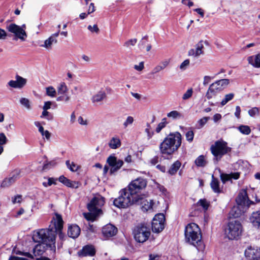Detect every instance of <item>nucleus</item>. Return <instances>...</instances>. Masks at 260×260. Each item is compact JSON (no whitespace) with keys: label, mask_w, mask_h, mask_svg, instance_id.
I'll return each mask as SVG.
<instances>
[{"label":"nucleus","mask_w":260,"mask_h":260,"mask_svg":"<svg viewBox=\"0 0 260 260\" xmlns=\"http://www.w3.org/2000/svg\"><path fill=\"white\" fill-rule=\"evenodd\" d=\"M182 136L180 133H170L159 145V150L163 155L170 156L177 151L181 144Z\"/></svg>","instance_id":"f257e3e1"},{"label":"nucleus","mask_w":260,"mask_h":260,"mask_svg":"<svg viewBox=\"0 0 260 260\" xmlns=\"http://www.w3.org/2000/svg\"><path fill=\"white\" fill-rule=\"evenodd\" d=\"M185 237L186 241L195 246L199 251L204 249L205 245L202 240L201 232L197 224L191 223L186 226Z\"/></svg>","instance_id":"f03ea898"},{"label":"nucleus","mask_w":260,"mask_h":260,"mask_svg":"<svg viewBox=\"0 0 260 260\" xmlns=\"http://www.w3.org/2000/svg\"><path fill=\"white\" fill-rule=\"evenodd\" d=\"M105 199L101 195L98 194L94 197L87 205V208L90 212L84 213V217L87 220L93 221L97 216L102 214L101 207L104 205Z\"/></svg>","instance_id":"7ed1b4c3"},{"label":"nucleus","mask_w":260,"mask_h":260,"mask_svg":"<svg viewBox=\"0 0 260 260\" xmlns=\"http://www.w3.org/2000/svg\"><path fill=\"white\" fill-rule=\"evenodd\" d=\"M55 231L52 229H42L34 232L32 236L36 242L45 244L46 246H54L56 239Z\"/></svg>","instance_id":"20e7f679"},{"label":"nucleus","mask_w":260,"mask_h":260,"mask_svg":"<svg viewBox=\"0 0 260 260\" xmlns=\"http://www.w3.org/2000/svg\"><path fill=\"white\" fill-rule=\"evenodd\" d=\"M139 202L133 193L125 188L120 190L119 196L114 200L113 204L117 207L124 208Z\"/></svg>","instance_id":"39448f33"},{"label":"nucleus","mask_w":260,"mask_h":260,"mask_svg":"<svg viewBox=\"0 0 260 260\" xmlns=\"http://www.w3.org/2000/svg\"><path fill=\"white\" fill-rule=\"evenodd\" d=\"M212 154L215 157V159L218 161L222 156L231 151V148L228 146V143L220 140L216 141L210 147Z\"/></svg>","instance_id":"423d86ee"},{"label":"nucleus","mask_w":260,"mask_h":260,"mask_svg":"<svg viewBox=\"0 0 260 260\" xmlns=\"http://www.w3.org/2000/svg\"><path fill=\"white\" fill-rule=\"evenodd\" d=\"M243 227L238 220L230 221L225 230V234L230 240L238 239L242 235Z\"/></svg>","instance_id":"0eeeda50"},{"label":"nucleus","mask_w":260,"mask_h":260,"mask_svg":"<svg viewBox=\"0 0 260 260\" xmlns=\"http://www.w3.org/2000/svg\"><path fill=\"white\" fill-rule=\"evenodd\" d=\"M135 240L140 243L145 242L149 237L150 232L149 228L145 223L138 225L134 230Z\"/></svg>","instance_id":"6e6552de"},{"label":"nucleus","mask_w":260,"mask_h":260,"mask_svg":"<svg viewBox=\"0 0 260 260\" xmlns=\"http://www.w3.org/2000/svg\"><path fill=\"white\" fill-rule=\"evenodd\" d=\"M108 166H105L103 170L104 174L107 173L109 170L110 175H112L119 170L123 165V160L118 159L113 155L109 156L107 159Z\"/></svg>","instance_id":"1a4fd4ad"},{"label":"nucleus","mask_w":260,"mask_h":260,"mask_svg":"<svg viewBox=\"0 0 260 260\" xmlns=\"http://www.w3.org/2000/svg\"><path fill=\"white\" fill-rule=\"evenodd\" d=\"M147 185L146 181L142 178H139L133 181L127 188L129 191L133 193L138 200L140 199V195L138 194L143 189L145 188Z\"/></svg>","instance_id":"9d476101"},{"label":"nucleus","mask_w":260,"mask_h":260,"mask_svg":"<svg viewBox=\"0 0 260 260\" xmlns=\"http://www.w3.org/2000/svg\"><path fill=\"white\" fill-rule=\"evenodd\" d=\"M25 24L20 26L14 23H11L7 26V28L9 31L14 34L17 38L24 41L27 37V34L25 30Z\"/></svg>","instance_id":"9b49d317"},{"label":"nucleus","mask_w":260,"mask_h":260,"mask_svg":"<svg viewBox=\"0 0 260 260\" xmlns=\"http://www.w3.org/2000/svg\"><path fill=\"white\" fill-rule=\"evenodd\" d=\"M165 217L163 214L159 213L154 217L152 221V230L153 232L159 233L164 229Z\"/></svg>","instance_id":"f8f14e48"},{"label":"nucleus","mask_w":260,"mask_h":260,"mask_svg":"<svg viewBox=\"0 0 260 260\" xmlns=\"http://www.w3.org/2000/svg\"><path fill=\"white\" fill-rule=\"evenodd\" d=\"M26 79L19 75H16L15 77V80H10L8 83V84L11 87L21 89L26 85Z\"/></svg>","instance_id":"ddd939ff"},{"label":"nucleus","mask_w":260,"mask_h":260,"mask_svg":"<svg viewBox=\"0 0 260 260\" xmlns=\"http://www.w3.org/2000/svg\"><path fill=\"white\" fill-rule=\"evenodd\" d=\"M204 45L202 41L199 42L195 46V48L190 49L188 55L194 58H198L204 54Z\"/></svg>","instance_id":"4468645a"},{"label":"nucleus","mask_w":260,"mask_h":260,"mask_svg":"<svg viewBox=\"0 0 260 260\" xmlns=\"http://www.w3.org/2000/svg\"><path fill=\"white\" fill-rule=\"evenodd\" d=\"M236 201L237 204L241 205L246 208H249V201L248 200L247 192L245 190H242L239 192Z\"/></svg>","instance_id":"2eb2a0df"},{"label":"nucleus","mask_w":260,"mask_h":260,"mask_svg":"<svg viewBox=\"0 0 260 260\" xmlns=\"http://www.w3.org/2000/svg\"><path fill=\"white\" fill-rule=\"evenodd\" d=\"M222 90V88H220L215 82L212 83L207 91L206 93V97L208 100L212 99L215 96L217 93Z\"/></svg>","instance_id":"dca6fc26"},{"label":"nucleus","mask_w":260,"mask_h":260,"mask_svg":"<svg viewBox=\"0 0 260 260\" xmlns=\"http://www.w3.org/2000/svg\"><path fill=\"white\" fill-rule=\"evenodd\" d=\"M102 233L105 237H111L117 234V229L112 224H108L103 228Z\"/></svg>","instance_id":"f3484780"},{"label":"nucleus","mask_w":260,"mask_h":260,"mask_svg":"<svg viewBox=\"0 0 260 260\" xmlns=\"http://www.w3.org/2000/svg\"><path fill=\"white\" fill-rule=\"evenodd\" d=\"M136 204H141L142 205V209L144 211H148L152 209L154 202L153 200L150 199H146L141 196L139 203H136Z\"/></svg>","instance_id":"a211bd4d"},{"label":"nucleus","mask_w":260,"mask_h":260,"mask_svg":"<svg viewBox=\"0 0 260 260\" xmlns=\"http://www.w3.org/2000/svg\"><path fill=\"white\" fill-rule=\"evenodd\" d=\"M79 256H92L95 254V249L92 245H86L78 251Z\"/></svg>","instance_id":"6ab92c4d"},{"label":"nucleus","mask_w":260,"mask_h":260,"mask_svg":"<svg viewBox=\"0 0 260 260\" xmlns=\"http://www.w3.org/2000/svg\"><path fill=\"white\" fill-rule=\"evenodd\" d=\"M248 208L237 204L231 209L230 214L234 218H238L244 213Z\"/></svg>","instance_id":"aec40b11"},{"label":"nucleus","mask_w":260,"mask_h":260,"mask_svg":"<svg viewBox=\"0 0 260 260\" xmlns=\"http://www.w3.org/2000/svg\"><path fill=\"white\" fill-rule=\"evenodd\" d=\"M106 98L105 91L102 89L92 96L91 101L93 104H96L102 102Z\"/></svg>","instance_id":"412c9836"},{"label":"nucleus","mask_w":260,"mask_h":260,"mask_svg":"<svg viewBox=\"0 0 260 260\" xmlns=\"http://www.w3.org/2000/svg\"><path fill=\"white\" fill-rule=\"evenodd\" d=\"M80 233V228L76 224L69 225L68 230V236L73 239L77 238Z\"/></svg>","instance_id":"4be33fe9"},{"label":"nucleus","mask_w":260,"mask_h":260,"mask_svg":"<svg viewBox=\"0 0 260 260\" xmlns=\"http://www.w3.org/2000/svg\"><path fill=\"white\" fill-rule=\"evenodd\" d=\"M240 177L239 172L231 173V174L221 173L220 174V179L223 183H225L226 181L231 180L234 179H238Z\"/></svg>","instance_id":"5701e85b"},{"label":"nucleus","mask_w":260,"mask_h":260,"mask_svg":"<svg viewBox=\"0 0 260 260\" xmlns=\"http://www.w3.org/2000/svg\"><path fill=\"white\" fill-rule=\"evenodd\" d=\"M170 62V59H167L162 60L159 63V64L155 66L152 71L151 74H155L159 73L162 70L166 68Z\"/></svg>","instance_id":"b1692460"},{"label":"nucleus","mask_w":260,"mask_h":260,"mask_svg":"<svg viewBox=\"0 0 260 260\" xmlns=\"http://www.w3.org/2000/svg\"><path fill=\"white\" fill-rule=\"evenodd\" d=\"M53 220H54V225L55 228V230L53 231H55V234H56L57 231H61L62 229L63 221L61 216L57 213L55 214V217L53 218Z\"/></svg>","instance_id":"393cba45"},{"label":"nucleus","mask_w":260,"mask_h":260,"mask_svg":"<svg viewBox=\"0 0 260 260\" xmlns=\"http://www.w3.org/2000/svg\"><path fill=\"white\" fill-rule=\"evenodd\" d=\"M258 252L257 249L253 248L250 246L245 251V256L248 258L250 260H252L255 258L259 257L258 256Z\"/></svg>","instance_id":"a878e982"},{"label":"nucleus","mask_w":260,"mask_h":260,"mask_svg":"<svg viewBox=\"0 0 260 260\" xmlns=\"http://www.w3.org/2000/svg\"><path fill=\"white\" fill-rule=\"evenodd\" d=\"M250 220L254 227L260 230V212H253L250 217Z\"/></svg>","instance_id":"bb28decb"},{"label":"nucleus","mask_w":260,"mask_h":260,"mask_svg":"<svg viewBox=\"0 0 260 260\" xmlns=\"http://www.w3.org/2000/svg\"><path fill=\"white\" fill-rule=\"evenodd\" d=\"M249 63L255 68H260V54L249 56L248 58Z\"/></svg>","instance_id":"cd10ccee"},{"label":"nucleus","mask_w":260,"mask_h":260,"mask_svg":"<svg viewBox=\"0 0 260 260\" xmlns=\"http://www.w3.org/2000/svg\"><path fill=\"white\" fill-rule=\"evenodd\" d=\"M108 145L111 149H117L121 146L120 140L118 137H113L109 141Z\"/></svg>","instance_id":"c85d7f7f"},{"label":"nucleus","mask_w":260,"mask_h":260,"mask_svg":"<svg viewBox=\"0 0 260 260\" xmlns=\"http://www.w3.org/2000/svg\"><path fill=\"white\" fill-rule=\"evenodd\" d=\"M45 244H37L33 249L34 254L35 256L42 255L45 251Z\"/></svg>","instance_id":"c756f323"},{"label":"nucleus","mask_w":260,"mask_h":260,"mask_svg":"<svg viewBox=\"0 0 260 260\" xmlns=\"http://www.w3.org/2000/svg\"><path fill=\"white\" fill-rule=\"evenodd\" d=\"M57 43V39H54L50 37L44 41V44L41 45V46L45 48L47 50H51L52 49V45L53 44H56Z\"/></svg>","instance_id":"7c9ffc66"},{"label":"nucleus","mask_w":260,"mask_h":260,"mask_svg":"<svg viewBox=\"0 0 260 260\" xmlns=\"http://www.w3.org/2000/svg\"><path fill=\"white\" fill-rule=\"evenodd\" d=\"M210 186L213 190L216 193H220L221 191L219 187V182L217 179L214 178L212 176V179L210 183Z\"/></svg>","instance_id":"2f4dec72"},{"label":"nucleus","mask_w":260,"mask_h":260,"mask_svg":"<svg viewBox=\"0 0 260 260\" xmlns=\"http://www.w3.org/2000/svg\"><path fill=\"white\" fill-rule=\"evenodd\" d=\"M58 94H65L68 91V88L64 82H62L57 87Z\"/></svg>","instance_id":"473e14b6"},{"label":"nucleus","mask_w":260,"mask_h":260,"mask_svg":"<svg viewBox=\"0 0 260 260\" xmlns=\"http://www.w3.org/2000/svg\"><path fill=\"white\" fill-rule=\"evenodd\" d=\"M181 166V162L179 161H175L171 167L169 173L171 175L175 174Z\"/></svg>","instance_id":"72a5a7b5"},{"label":"nucleus","mask_w":260,"mask_h":260,"mask_svg":"<svg viewBox=\"0 0 260 260\" xmlns=\"http://www.w3.org/2000/svg\"><path fill=\"white\" fill-rule=\"evenodd\" d=\"M20 103L27 110L31 109V103L29 100L25 98H22L20 99Z\"/></svg>","instance_id":"f704fd0d"},{"label":"nucleus","mask_w":260,"mask_h":260,"mask_svg":"<svg viewBox=\"0 0 260 260\" xmlns=\"http://www.w3.org/2000/svg\"><path fill=\"white\" fill-rule=\"evenodd\" d=\"M195 164L198 167H203L205 166L207 161L203 155H200L195 160Z\"/></svg>","instance_id":"c9c22d12"},{"label":"nucleus","mask_w":260,"mask_h":260,"mask_svg":"<svg viewBox=\"0 0 260 260\" xmlns=\"http://www.w3.org/2000/svg\"><path fill=\"white\" fill-rule=\"evenodd\" d=\"M167 117L173 119H177L182 117V114L179 112L174 110L168 113Z\"/></svg>","instance_id":"e433bc0d"},{"label":"nucleus","mask_w":260,"mask_h":260,"mask_svg":"<svg viewBox=\"0 0 260 260\" xmlns=\"http://www.w3.org/2000/svg\"><path fill=\"white\" fill-rule=\"evenodd\" d=\"M15 182V181L11 177L5 178L1 184V187L4 188L9 187Z\"/></svg>","instance_id":"4c0bfd02"},{"label":"nucleus","mask_w":260,"mask_h":260,"mask_svg":"<svg viewBox=\"0 0 260 260\" xmlns=\"http://www.w3.org/2000/svg\"><path fill=\"white\" fill-rule=\"evenodd\" d=\"M238 129L244 135H249L251 133V129L249 126L245 125H241L238 127Z\"/></svg>","instance_id":"58836bf2"},{"label":"nucleus","mask_w":260,"mask_h":260,"mask_svg":"<svg viewBox=\"0 0 260 260\" xmlns=\"http://www.w3.org/2000/svg\"><path fill=\"white\" fill-rule=\"evenodd\" d=\"M167 124L168 122L167 121V118H164L162 119L161 122L158 124L157 127H156L155 132L157 133H160L161 129L165 127Z\"/></svg>","instance_id":"ea45409f"},{"label":"nucleus","mask_w":260,"mask_h":260,"mask_svg":"<svg viewBox=\"0 0 260 260\" xmlns=\"http://www.w3.org/2000/svg\"><path fill=\"white\" fill-rule=\"evenodd\" d=\"M80 183L77 181H72L69 179H67L66 182L64 183V185L68 187L77 188L79 187L80 185Z\"/></svg>","instance_id":"a19ab883"},{"label":"nucleus","mask_w":260,"mask_h":260,"mask_svg":"<svg viewBox=\"0 0 260 260\" xmlns=\"http://www.w3.org/2000/svg\"><path fill=\"white\" fill-rule=\"evenodd\" d=\"M21 171L19 169H16L11 173V177L16 181L21 177Z\"/></svg>","instance_id":"79ce46f5"},{"label":"nucleus","mask_w":260,"mask_h":260,"mask_svg":"<svg viewBox=\"0 0 260 260\" xmlns=\"http://www.w3.org/2000/svg\"><path fill=\"white\" fill-rule=\"evenodd\" d=\"M234 96L235 94L233 93H230L226 94L220 103L221 106L225 105L228 102L232 100L234 98Z\"/></svg>","instance_id":"37998d69"},{"label":"nucleus","mask_w":260,"mask_h":260,"mask_svg":"<svg viewBox=\"0 0 260 260\" xmlns=\"http://www.w3.org/2000/svg\"><path fill=\"white\" fill-rule=\"evenodd\" d=\"M215 83L218 84L222 90L229 84V80L227 79H223L215 81Z\"/></svg>","instance_id":"c03bdc74"},{"label":"nucleus","mask_w":260,"mask_h":260,"mask_svg":"<svg viewBox=\"0 0 260 260\" xmlns=\"http://www.w3.org/2000/svg\"><path fill=\"white\" fill-rule=\"evenodd\" d=\"M134 121V118L133 116H128L126 117L125 121L123 123V126L124 128H126L128 126L133 124Z\"/></svg>","instance_id":"a18cd8bd"},{"label":"nucleus","mask_w":260,"mask_h":260,"mask_svg":"<svg viewBox=\"0 0 260 260\" xmlns=\"http://www.w3.org/2000/svg\"><path fill=\"white\" fill-rule=\"evenodd\" d=\"M46 94L51 97H54L56 94V91L52 86H49L46 88Z\"/></svg>","instance_id":"49530a36"},{"label":"nucleus","mask_w":260,"mask_h":260,"mask_svg":"<svg viewBox=\"0 0 260 260\" xmlns=\"http://www.w3.org/2000/svg\"><path fill=\"white\" fill-rule=\"evenodd\" d=\"M145 132L147 133L148 139L152 138L154 132L152 131L150 124L148 123L146 124V127L145 129Z\"/></svg>","instance_id":"de8ad7c7"},{"label":"nucleus","mask_w":260,"mask_h":260,"mask_svg":"<svg viewBox=\"0 0 260 260\" xmlns=\"http://www.w3.org/2000/svg\"><path fill=\"white\" fill-rule=\"evenodd\" d=\"M66 164L71 171L75 172L78 170V166L74 162L70 163V160H67Z\"/></svg>","instance_id":"09e8293b"},{"label":"nucleus","mask_w":260,"mask_h":260,"mask_svg":"<svg viewBox=\"0 0 260 260\" xmlns=\"http://www.w3.org/2000/svg\"><path fill=\"white\" fill-rule=\"evenodd\" d=\"M71 100V96L68 94H65L64 95H60L57 98V101H62L66 103H68Z\"/></svg>","instance_id":"8fccbe9b"},{"label":"nucleus","mask_w":260,"mask_h":260,"mask_svg":"<svg viewBox=\"0 0 260 260\" xmlns=\"http://www.w3.org/2000/svg\"><path fill=\"white\" fill-rule=\"evenodd\" d=\"M193 93V90L192 88L188 89L182 95V99L183 100H187L190 98Z\"/></svg>","instance_id":"3c124183"},{"label":"nucleus","mask_w":260,"mask_h":260,"mask_svg":"<svg viewBox=\"0 0 260 260\" xmlns=\"http://www.w3.org/2000/svg\"><path fill=\"white\" fill-rule=\"evenodd\" d=\"M41 118H46L48 120H52L53 117L52 115L50 114V113L47 110H43V112L41 115Z\"/></svg>","instance_id":"603ef678"},{"label":"nucleus","mask_w":260,"mask_h":260,"mask_svg":"<svg viewBox=\"0 0 260 260\" xmlns=\"http://www.w3.org/2000/svg\"><path fill=\"white\" fill-rule=\"evenodd\" d=\"M39 131L41 133L43 136H45L47 140L50 138V133L48 131H44L43 126H40Z\"/></svg>","instance_id":"864d4df0"},{"label":"nucleus","mask_w":260,"mask_h":260,"mask_svg":"<svg viewBox=\"0 0 260 260\" xmlns=\"http://www.w3.org/2000/svg\"><path fill=\"white\" fill-rule=\"evenodd\" d=\"M198 204L199 205L201 206L205 210H207L209 205V203L207 202V200L205 199L200 200L198 203Z\"/></svg>","instance_id":"5fc2aeb1"},{"label":"nucleus","mask_w":260,"mask_h":260,"mask_svg":"<svg viewBox=\"0 0 260 260\" xmlns=\"http://www.w3.org/2000/svg\"><path fill=\"white\" fill-rule=\"evenodd\" d=\"M185 137L187 141L191 142L194 137V133L192 131H188L185 134Z\"/></svg>","instance_id":"6e6d98bb"},{"label":"nucleus","mask_w":260,"mask_h":260,"mask_svg":"<svg viewBox=\"0 0 260 260\" xmlns=\"http://www.w3.org/2000/svg\"><path fill=\"white\" fill-rule=\"evenodd\" d=\"M210 119L209 117H204L203 118L200 119L198 123L199 124L198 128H202L204 125L207 122L208 120Z\"/></svg>","instance_id":"4d7b16f0"},{"label":"nucleus","mask_w":260,"mask_h":260,"mask_svg":"<svg viewBox=\"0 0 260 260\" xmlns=\"http://www.w3.org/2000/svg\"><path fill=\"white\" fill-rule=\"evenodd\" d=\"M190 63L189 60L187 59L182 62L179 66V68L181 70L184 71L187 69Z\"/></svg>","instance_id":"13d9d810"},{"label":"nucleus","mask_w":260,"mask_h":260,"mask_svg":"<svg viewBox=\"0 0 260 260\" xmlns=\"http://www.w3.org/2000/svg\"><path fill=\"white\" fill-rule=\"evenodd\" d=\"M54 183H55V182L54 179L52 178H49L46 180V181H44L43 182V185L45 187H47L49 186H51L52 184Z\"/></svg>","instance_id":"bf43d9fd"},{"label":"nucleus","mask_w":260,"mask_h":260,"mask_svg":"<svg viewBox=\"0 0 260 260\" xmlns=\"http://www.w3.org/2000/svg\"><path fill=\"white\" fill-rule=\"evenodd\" d=\"M134 68L137 71L141 72L144 68V61L140 62L139 64H135L134 66Z\"/></svg>","instance_id":"052dcab7"},{"label":"nucleus","mask_w":260,"mask_h":260,"mask_svg":"<svg viewBox=\"0 0 260 260\" xmlns=\"http://www.w3.org/2000/svg\"><path fill=\"white\" fill-rule=\"evenodd\" d=\"M8 141L7 138L5 135L2 133L0 134V145H3L7 143Z\"/></svg>","instance_id":"680f3d73"},{"label":"nucleus","mask_w":260,"mask_h":260,"mask_svg":"<svg viewBox=\"0 0 260 260\" xmlns=\"http://www.w3.org/2000/svg\"><path fill=\"white\" fill-rule=\"evenodd\" d=\"M258 113V109L257 108L254 107L248 111V114L250 116H254L257 114Z\"/></svg>","instance_id":"e2e57ef3"},{"label":"nucleus","mask_w":260,"mask_h":260,"mask_svg":"<svg viewBox=\"0 0 260 260\" xmlns=\"http://www.w3.org/2000/svg\"><path fill=\"white\" fill-rule=\"evenodd\" d=\"M88 29L91 32H94L98 34L99 32V29L97 26V25H94L93 26L89 25L88 26Z\"/></svg>","instance_id":"0e129e2a"},{"label":"nucleus","mask_w":260,"mask_h":260,"mask_svg":"<svg viewBox=\"0 0 260 260\" xmlns=\"http://www.w3.org/2000/svg\"><path fill=\"white\" fill-rule=\"evenodd\" d=\"M214 77H212L209 76H205L204 77L203 82V84L204 86L207 85L210 81L211 80L213 79Z\"/></svg>","instance_id":"69168bd1"},{"label":"nucleus","mask_w":260,"mask_h":260,"mask_svg":"<svg viewBox=\"0 0 260 260\" xmlns=\"http://www.w3.org/2000/svg\"><path fill=\"white\" fill-rule=\"evenodd\" d=\"M52 103L51 101H47L44 103V106H43V110H48L51 108Z\"/></svg>","instance_id":"338daca9"},{"label":"nucleus","mask_w":260,"mask_h":260,"mask_svg":"<svg viewBox=\"0 0 260 260\" xmlns=\"http://www.w3.org/2000/svg\"><path fill=\"white\" fill-rule=\"evenodd\" d=\"M21 201L22 196L21 195H17V196L15 197L14 199H12V202L13 204L20 203L21 202Z\"/></svg>","instance_id":"774afa93"}]
</instances>
